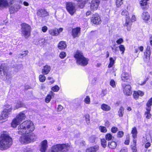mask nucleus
<instances>
[{"mask_svg":"<svg viewBox=\"0 0 152 152\" xmlns=\"http://www.w3.org/2000/svg\"><path fill=\"white\" fill-rule=\"evenodd\" d=\"M20 7L18 4H14L12 5L10 8V12L11 14H13L17 12L20 9Z\"/></svg>","mask_w":152,"mask_h":152,"instance_id":"obj_15","label":"nucleus"},{"mask_svg":"<svg viewBox=\"0 0 152 152\" xmlns=\"http://www.w3.org/2000/svg\"><path fill=\"white\" fill-rule=\"evenodd\" d=\"M91 23L94 24H99L101 23L100 17L97 14L93 15L91 18Z\"/></svg>","mask_w":152,"mask_h":152,"instance_id":"obj_10","label":"nucleus"},{"mask_svg":"<svg viewBox=\"0 0 152 152\" xmlns=\"http://www.w3.org/2000/svg\"><path fill=\"white\" fill-rule=\"evenodd\" d=\"M33 149L30 148H27L24 151V152H32L33 151Z\"/></svg>","mask_w":152,"mask_h":152,"instance_id":"obj_59","label":"nucleus"},{"mask_svg":"<svg viewBox=\"0 0 152 152\" xmlns=\"http://www.w3.org/2000/svg\"><path fill=\"white\" fill-rule=\"evenodd\" d=\"M151 53H146L145 55V57L144 58V61L146 62H148L150 59V56Z\"/></svg>","mask_w":152,"mask_h":152,"instance_id":"obj_38","label":"nucleus"},{"mask_svg":"<svg viewBox=\"0 0 152 152\" xmlns=\"http://www.w3.org/2000/svg\"><path fill=\"white\" fill-rule=\"evenodd\" d=\"M119 48L120 50L122 52V53L123 54L125 50L124 46L122 45H120L119 46Z\"/></svg>","mask_w":152,"mask_h":152,"instance_id":"obj_41","label":"nucleus"},{"mask_svg":"<svg viewBox=\"0 0 152 152\" xmlns=\"http://www.w3.org/2000/svg\"><path fill=\"white\" fill-rule=\"evenodd\" d=\"M99 149V147L95 146L88 148L86 149V152H96Z\"/></svg>","mask_w":152,"mask_h":152,"instance_id":"obj_23","label":"nucleus"},{"mask_svg":"<svg viewBox=\"0 0 152 152\" xmlns=\"http://www.w3.org/2000/svg\"><path fill=\"white\" fill-rule=\"evenodd\" d=\"M115 63V60L112 57L110 58V63L108 65V67L110 68L112 67Z\"/></svg>","mask_w":152,"mask_h":152,"instance_id":"obj_34","label":"nucleus"},{"mask_svg":"<svg viewBox=\"0 0 152 152\" xmlns=\"http://www.w3.org/2000/svg\"><path fill=\"white\" fill-rule=\"evenodd\" d=\"M137 92L139 96H142L144 94V92L141 91H137Z\"/></svg>","mask_w":152,"mask_h":152,"instance_id":"obj_61","label":"nucleus"},{"mask_svg":"<svg viewBox=\"0 0 152 152\" xmlns=\"http://www.w3.org/2000/svg\"><path fill=\"white\" fill-rule=\"evenodd\" d=\"M121 15L125 17V26L127 25L130 21V18L128 11L126 10H124L121 12Z\"/></svg>","mask_w":152,"mask_h":152,"instance_id":"obj_14","label":"nucleus"},{"mask_svg":"<svg viewBox=\"0 0 152 152\" xmlns=\"http://www.w3.org/2000/svg\"><path fill=\"white\" fill-rule=\"evenodd\" d=\"M101 108L102 110L105 111H109L111 109L110 106L105 104H103L102 105Z\"/></svg>","mask_w":152,"mask_h":152,"instance_id":"obj_30","label":"nucleus"},{"mask_svg":"<svg viewBox=\"0 0 152 152\" xmlns=\"http://www.w3.org/2000/svg\"><path fill=\"white\" fill-rule=\"evenodd\" d=\"M100 0H92L90 5V8L91 10H96L98 7Z\"/></svg>","mask_w":152,"mask_h":152,"instance_id":"obj_13","label":"nucleus"},{"mask_svg":"<svg viewBox=\"0 0 152 152\" xmlns=\"http://www.w3.org/2000/svg\"><path fill=\"white\" fill-rule=\"evenodd\" d=\"M124 41L123 39L121 38L119 39L118 40L116 41V42L118 45L122 43Z\"/></svg>","mask_w":152,"mask_h":152,"instance_id":"obj_52","label":"nucleus"},{"mask_svg":"<svg viewBox=\"0 0 152 152\" xmlns=\"http://www.w3.org/2000/svg\"><path fill=\"white\" fill-rule=\"evenodd\" d=\"M74 57L76 59L77 63L79 65L84 66L88 63V59L84 57L83 53L80 51H77Z\"/></svg>","mask_w":152,"mask_h":152,"instance_id":"obj_4","label":"nucleus"},{"mask_svg":"<svg viewBox=\"0 0 152 152\" xmlns=\"http://www.w3.org/2000/svg\"><path fill=\"white\" fill-rule=\"evenodd\" d=\"M25 114L23 112H21L13 119L11 123V126L15 128L20 122L26 118Z\"/></svg>","mask_w":152,"mask_h":152,"instance_id":"obj_7","label":"nucleus"},{"mask_svg":"<svg viewBox=\"0 0 152 152\" xmlns=\"http://www.w3.org/2000/svg\"><path fill=\"white\" fill-rule=\"evenodd\" d=\"M147 0H142L140 2V4L143 9L148 8V6H147Z\"/></svg>","mask_w":152,"mask_h":152,"instance_id":"obj_25","label":"nucleus"},{"mask_svg":"<svg viewBox=\"0 0 152 152\" xmlns=\"http://www.w3.org/2000/svg\"><path fill=\"white\" fill-rule=\"evenodd\" d=\"M69 148L67 144H56L53 146L49 152H67Z\"/></svg>","mask_w":152,"mask_h":152,"instance_id":"obj_3","label":"nucleus"},{"mask_svg":"<svg viewBox=\"0 0 152 152\" xmlns=\"http://www.w3.org/2000/svg\"><path fill=\"white\" fill-rule=\"evenodd\" d=\"M66 46L65 42L64 41H61L59 43L58 48L60 49H65Z\"/></svg>","mask_w":152,"mask_h":152,"instance_id":"obj_27","label":"nucleus"},{"mask_svg":"<svg viewBox=\"0 0 152 152\" xmlns=\"http://www.w3.org/2000/svg\"><path fill=\"white\" fill-rule=\"evenodd\" d=\"M151 145V144L149 142L146 143L145 145V148H147Z\"/></svg>","mask_w":152,"mask_h":152,"instance_id":"obj_64","label":"nucleus"},{"mask_svg":"<svg viewBox=\"0 0 152 152\" xmlns=\"http://www.w3.org/2000/svg\"><path fill=\"white\" fill-rule=\"evenodd\" d=\"M24 106V104L20 101H17L14 105V110L18 109Z\"/></svg>","mask_w":152,"mask_h":152,"instance_id":"obj_26","label":"nucleus"},{"mask_svg":"<svg viewBox=\"0 0 152 152\" xmlns=\"http://www.w3.org/2000/svg\"><path fill=\"white\" fill-rule=\"evenodd\" d=\"M8 6L9 3L7 0H0V9H2Z\"/></svg>","mask_w":152,"mask_h":152,"instance_id":"obj_21","label":"nucleus"},{"mask_svg":"<svg viewBox=\"0 0 152 152\" xmlns=\"http://www.w3.org/2000/svg\"><path fill=\"white\" fill-rule=\"evenodd\" d=\"M133 96L134 98L135 99H137L138 98V96H139L137 92L136 91H134L133 94Z\"/></svg>","mask_w":152,"mask_h":152,"instance_id":"obj_49","label":"nucleus"},{"mask_svg":"<svg viewBox=\"0 0 152 152\" xmlns=\"http://www.w3.org/2000/svg\"><path fill=\"white\" fill-rule=\"evenodd\" d=\"M12 144V139L7 131L3 132L0 137V150H6Z\"/></svg>","mask_w":152,"mask_h":152,"instance_id":"obj_1","label":"nucleus"},{"mask_svg":"<svg viewBox=\"0 0 152 152\" xmlns=\"http://www.w3.org/2000/svg\"><path fill=\"white\" fill-rule=\"evenodd\" d=\"M54 94V93L51 91L49 94L47 96L45 99V102L47 103L49 102L52 98V97L53 96Z\"/></svg>","mask_w":152,"mask_h":152,"instance_id":"obj_24","label":"nucleus"},{"mask_svg":"<svg viewBox=\"0 0 152 152\" xmlns=\"http://www.w3.org/2000/svg\"><path fill=\"white\" fill-rule=\"evenodd\" d=\"M28 53V51L27 50H25L22 53H21L20 55L21 56H26Z\"/></svg>","mask_w":152,"mask_h":152,"instance_id":"obj_58","label":"nucleus"},{"mask_svg":"<svg viewBox=\"0 0 152 152\" xmlns=\"http://www.w3.org/2000/svg\"><path fill=\"white\" fill-rule=\"evenodd\" d=\"M85 118L86 123L88 124L90 123V116L88 114H86L85 115Z\"/></svg>","mask_w":152,"mask_h":152,"instance_id":"obj_43","label":"nucleus"},{"mask_svg":"<svg viewBox=\"0 0 152 152\" xmlns=\"http://www.w3.org/2000/svg\"><path fill=\"white\" fill-rule=\"evenodd\" d=\"M66 55V54L65 52H62L60 53L59 56L61 58H64L65 57Z\"/></svg>","mask_w":152,"mask_h":152,"instance_id":"obj_48","label":"nucleus"},{"mask_svg":"<svg viewBox=\"0 0 152 152\" xmlns=\"http://www.w3.org/2000/svg\"><path fill=\"white\" fill-rule=\"evenodd\" d=\"M152 104V97L148 100L146 104L147 107H150Z\"/></svg>","mask_w":152,"mask_h":152,"instance_id":"obj_47","label":"nucleus"},{"mask_svg":"<svg viewBox=\"0 0 152 152\" xmlns=\"http://www.w3.org/2000/svg\"><path fill=\"white\" fill-rule=\"evenodd\" d=\"M35 127L33 123L30 120L23 122L18 126V132L19 134H28L32 132Z\"/></svg>","mask_w":152,"mask_h":152,"instance_id":"obj_2","label":"nucleus"},{"mask_svg":"<svg viewBox=\"0 0 152 152\" xmlns=\"http://www.w3.org/2000/svg\"><path fill=\"white\" fill-rule=\"evenodd\" d=\"M101 143L102 146L104 148H105L107 145V142L104 139H101Z\"/></svg>","mask_w":152,"mask_h":152,"instance_id":"obj_39","label":"nucleus"},{"mask_svg":"<svg viewBox=\"0 0 152 152\" xmlns=\"http://www.w3.org/2000/svg\"><path fill=\"white\" fill-rule=\"evenodd\" d=\"M84 102L87 104H89L90 103V98L88 96H87L84 99Z\"/></svg>","mask_w":152,"mask_h":152,"instance_id":"obj_46","label":"nucleus"},{"mask_svg":"<svg viewBox=\"0 0 152 152\" xmlns=\"http://www.w3.org/2000/svg\"><path fill=\"white\" fill-rule=\"evenodd\" d=\"M145 115H147L146 116V118H147L149 119V118H150L151 117V114L150 113V112H148V113L145 112Z\"/></svg>","mask_w":152,"mask_h":152,"instance_id":"obj_54","label":"nucleus"},{"mask_svg":"<svg viewBox=\"0 0 152 152\" xmlns=\"http://www.w3.org/2000/svg\"><path fill=\"white\" fill-rule=\"evenodd\" d=\"M80 27H77L72 29L71 34L74 38L79 37L80 34Z\"/></svg>","mask_w":152,"mask_h":152,"instance_id":"obj_12","label":"nucleus"},{"mask_svg":"<svg viewBox=\"0 0 152 152\" xmlns=\"http://www.w3.org/2000/svg\"><path fill=\"white\" fill-rule=\"evenodd\" d=\"M48 30V28L46 26L43 27L42 28V30L43 32H45Z\"/></svg>","mask_w":152,"mask_h":152,"instance_id":"obj_56","label":"nucleus"},{"mask_svg":"<svg viewBox=\"0 0 152 152\" xmlns=\"http://www.w3.org/2000/svg\"><path fill=\"white\" fill-rule=\"evenodd\" d=\"M96 139L97 137L95 135H92L89 137V140L90 142L94 143L95 142Z\"/></svg>","mask_w":152,"mask_h":152,"instance_id":"obj_33","label":"nucleus"},{"mask_svg":"<svg viewBox=\"0 0 152 152\" xmlns=\"http://www.w3.org/2000/svg\"><path fill=\"white\" fill-rule=\"evenodd\" d=\"M37 14L39 17H44L48 15V13L45 10L41 9L37 10Z\"/></svg>","mask_w":152,"mask_h":152,"instance_id":"obj_16","label":"nucleus"},{"mask_svg":"<svg viewBox=\"0 0 152 152\" xmlns=\"http://www.w3.org/2000/svg\"><path fill=\"white\" fill-rule=\"evenodd\" d=\"M137 132L136 127H134L132 128L131 132V133L132 134V137L134 138H135L137 137Z\"/></svg>","mask_w":152,"mask_h":152,"instance_id":"obj_32","label":"nucleus"},{"mask_svg":"<svg viewBox=\"0 0 152 152\" xmlns=\"http://www.w3.org/2000/svg\"><path fill=\"white\" fill-rule=\"evenodd\" d=\"M112 132L113 133H116L118 131V128L116 127H113L111 129Z\"/></svg>","mask_w":152,"mask_h":152,"instance_id":"obj_51","label":"nucleus"},{"mask_svg":"<svg viewBox=\"0 0 152 152\" xmlns=\"http://www.w3.org/2000/svg\"><path fill=\"white\" fill-rule=\"evenodd\" d=\"M136 20V18L134 15H133L132 17L131 21L132 22H134Z\"/></svg>","mask_w":152,"mask_h":152,"instance_id":"obj_63","label":"nucleus"},{"mask_svg":"<svg viewBox=\"0 0 152 152\" xmlns=\"http://www.w3.org/2000/svg\"><path fill=\"white\" fill-rule=\"evenodd\" d=\"M63 108V107L61 105H58L57 108V111H61Z\"/></svg>","mask_w":152,"mask_h":152,"instance_id":"obj_60","label":"nucleus"},{"mask_svg":"<svg viewBox=\"0 0 152 152\" xmlns=\"http://www.w3.org/2000/svg\"><path fill=\"white\" fill-rule=\"evenodd\" d=\"M44 75L42 74V75H40L39 76V81L41 82H43L45 80L46 77Z\"/></svg>","mask_w":152,"mask_h":152,"instance_id":"obj_36","label":"nucleus"},{"mask_svg":"<svg viewBox=\"0 0 152 152\" xmlns=\"http://www.w3.org/2000/svg\"><path fill=\"white\" fill-rule=\"evenodd\" d=\"M48 142L45 140L42 141L41 143V146L40 151L41 152H45L48 148Z\"/></svg>","mask_w":152,"mask_h":152,"instance_id":"obj_17","label":"nucleus"},{"mask_svg":"<svg viewBox=\"0 0 152 152\" xmlns=\"http://www.w3.org/2000/svg\"><path fill=\"white\" fill-rule=\"evenodd\" d=\"M141 18L143 20L146 21L150 19V15L148 12L145 11L142 13Z\"/></svg>","mask_w":152,"mask_h":152,"instance_id":"obj_22","label":"nucleus"},{"mask_svg":"<svg viewBox=\"0 0 152 152\" xmlns=\"http://www.w3.org/2000/svg\"><path fill=\"white\" fill-rule=\"evenodd\" d=\"M124 109L122 107H121L119 109L118 111V115L119 117H122L124 113Z\"/></svg>","mask_w":152,"mask_h":152,"instance_id":"obj_37","label":"nucleus"},{"mask_svg":"<svg viewBox=\"0 0 152 152\" xmlns=\"http://www.w3.org/2000/svg\"><path fill=\"white\" fill-rule=\"evenodd\" d=\"M51 89L54 92H57L59 90V88L57 85H56L52 87Z\"/></svg>","mask_w":152,"mask_h":152,"instance_id":"obj_42","label":"nucleus"},{"mask_svg":"<svg viewBox=\"0 0 152 152\" xmlns=\"http://www.w3.org/2000/svg\"><path fill=\"white\" fill-rule=\"evenodd\" d=\"M8 75L6 70H5L3 67L0 66V77L3 78L4 76H6V79H7Z\"/></svg>","mask_w":152,"mask_h":152,"instance_id":"obj_20","label":"nucleus"},{"mask_svg":"<svg viewBox=\"0 0 152 152\" xmlns=\"http://www.w3.org/2000/svg\"><path fill=\"white\" fill-rule=\"evenodd\" d=\"M112 49L113 51V52L115 53H116L117 52V51L118 50L117 47H115V48L112 47Z\"/></svg>","mask_w":152,"mask_h":152,"instance_id":"obj_62","label":"nucleus"},{"mask_svg":"<svg viewBox=\"0 0 152 152\" xmlns=\"http://www.w3.org/2000/svg\"><path fill=\"white\" fill-rule=\"evenodd\" d=\"M151 53V52L150 50V47L149 46H148L146 49V53Z\"/></svg>","mask_w":152,"mask_h":152,"instance_id":"obj_57","label":"nucleus"},{"mask_svg":"<svg viewBox=\"0 0 152 152\" xmlns=\"http://www.w3.org/2000/svg\"><path fill=\"white\" fill-rule=\"evenodd\" d=\"M88 0H86L85 1H80L79 0L78 1V6L80 8H83L85 4L86 3H87L88 1Z\"/></svg>","mask_w":152,"mask_h":152,"instance_id":"obj_31","label":"nucleus"},{"mask_svg":"<svg viewBox=\"0 0 152 152\" xmlns=\"http://www.w3.org/2000/svg\"><path fill=\"white\" fill-rule=\"evenodd\" d=\"M37 138L33 133L26 135L21 136L19 139L20 142L23 144H26L35 141Z\"/></svg>","mask_w":152,"mask_h":152,"instance_id":"obj_5","label":"nucleus"},{"mask_svg":"<svg viewBox=\"0 0 152 152\" xmlns=\"http://www.w3.org/2000/svg\"><path fill=\"white\" fill-rule=\"evenodd\" d=\"M131 148L132 151V152H137L136 146L131 145Z\"/></svg>","mask_w":152,"mask_h":152,"instance_id":"obj_55","label":"nucleus"},{"mask_svg":"<svg viewBox=\"0 0 152 152\" xmlns=\"http://www.w3.org/2000/svg\"><path fill=\"white\" fill-rule=\"evenodd\" d=\"M99 129L102 132L105 133L107 132L106 127L104 126H100L99 127Z\"/></svg>","mask_w":152,"mask_h":152,"instance_id":"obj_40","label":"nucleus"},{"mask_svg":"<svg viewBox=\"0 0 152 152\" xmlns=\"http://www.w3.org/2000/svg\"><path fill=\"white\" fill-rule=\"evenodd\" d=\"M21 34L26 39H28L30 34L31 31V26L28 24L23 23L21 24Z\"/></svg>","mask_w":152,"mask_h":152,"instance_id":"obj_6","label":"nucleus"},{"mask_svg":"<svg viewBox=\"0 0 152 152\" xmlns=\"http://www.w3.org/2000/svg\"><path fill=\"white\" fill-rule=\"evenodd\" d=\"M49 32L52 36H57L58 35L57 29L56 28L49 30Z\"/></svg>","mask_w":152,"mask_h":152,"instance_id":"obj_28","label":"nucleus"},{"mask_svg":"<svg viewBox=\"0 0 152 152\" xmlns=\"http://www.w3.org/2000/svg\"><path fill=\"white\" fill-rule=\"evenodd\" d=\"M50 70V66L48 65H46L43 67L41 72L44 75H46L49 73Z\"/></svg>","mask_w":152,"mask_h":152,"instance_id":"obj_18","label":"nucleus"},{"mask_svg":"<svg viewBox=\"0 0 152 152\" xmlns=\"http://www.w3.org/2000/svg\"><path fill=\"white\" fill-rule=\"evenodd\" d=\"M66 9L69 12L71 15H73L76 11L74 4L71 2H69L67 3Z\"/></svg>","mask_w":152,"mask_h":152,"instance_id":"obj_9","label":"nucleus"},{"mask_svg":"<svg viewBox=\"0 0 152 152\" xmlns=\"http://www.w3.org/2000/svg\"><path fill=\"white\" fill-rule=\"evenodd\" d=\"M123 88V91L125 94L130 96L132 94L131 87L129 85H126L125 83L122 85Z\"/></svg>","mask_w":152,"mask_h":152,"instance_id":"obj_8","label":"nucleus"},{"mask_svg":"<svg viewBox=\"0 0 152 152\" xmlns=\"http://www.w3.org/2000/svg\"><path fill=\"white\" fill-rule=\"evenodd\" d=\"M123 0H117L116 2L117 6L119 7L123 4Z\"/></svg>","mask_w":152,"mask_h":152,"instance_id":"obj_44","label":"nucleus"},{"mask_svg":"<svg viewBox=\"0 0 152 152\" xmlns=\"http://www.w3.org/2000/svg\"><path fill=\"white\" fill-rule=\"evenodd\" d=\"M12 111L11 107L9 109H5L2 112L1 115L0 116V120L6 119L8 117L9 113Z\"/></svg>","mask_w":152,"mask_h":152,"instance_id":"obj_11","label":"nucleus"},{"mask_svg":"<svg viewBox=\"0 0 152 152\" xmlns=\"http://www.w3.org/2000/svg\"><path fill=\"white\" fill-rule=\"evenodd\" d=\"M124 135V132L123 131H119L117 134V136L118 137H121Z\"/></svg>","mask_w":152,"mask_h":152,"instance_id":"obj_50","label":"nucleus"},{"mask_svg":"<svg viewBox=\"0 0 152 152\" xmlns=\"http://www.w3.org/2000/svg\"><path fill=\"white\" fill-rule=\"evenodd\" d=\"M114 138V137L110 134H107L105 135V138L106 140H113Z\"/></svg>","mask_w":152,"mask_h":152,"instance_id":"obj_35","label":"nucleus"},{"mask_svg":"<svg viewBox=\"0 0 152 152\" xmlns=\"http://www.w3.org/2000/svg\"><path fill=\"white\" fill-rule=\"evenodd\" d=\"M130 78V75L128 73L126 72H123L121 76V80L125 82H126Z\"/></svg>","mask_w":152,"mask_h":152,"instance_id":"obj_19","label":"nucleus"},{"mask_svg":"<svg viewBox=\"0 0 152 152\" xmlns=\"http://www.w3.org/2000/svg\"><path fill=\"white\" fill-rule=\"evenodd\" d=\"M110 85L113 88H115L116 87L115 82L113 79L111 80L110 82Z\"/></svg>","mask_w":152,"mask_h":152,"instance_id":"obj_45","label":"nucleus"},{"mask_svg":"<svg viewBox=\"0 0 152 152\" xmlns=\"http://www.w3.org/2000/svg\"><path fill=\"white\" fill-rule=\"evenodd\" d=\"M130 21H129V22L128 24L127 25L125 26V23L124 24V26H126L127 27V29L128 31H130L131 30V27H130Z\"/></svg>","mask_w":152,"mask_h":152,"instance_id":"obj_53","label":"nucleus"},{"mask_svg":"<svg viewBox=\"0 0 152 152\" xmlns=\"http://www.w3.org/2000/svg\"><path fill=\"white\" fill-rule=\"evenodd\" d=\"M117 145L116 142L114 141L109 142L108 143V146L111 149L115 148L116 147Z\"/></svg>","mask_w":152,"mask_h":152,"instance_id":"obj_29","label":"nucleus"}]
</instances>
